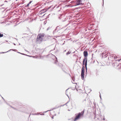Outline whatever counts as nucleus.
Returning <instances> with one entry per match:
<instances>
[{
	"label": "nucleus",
	"mask_w": 121,
	"mask_h": 121,
	"mask_svg": "<svg viewBox=\"0 0 121 121\" xmlns=\"http://www.w3.org/2000/svg\"><path fill=\"white\" fill-rule=\"evenodd\" d=\"M45 36L44 34L41 33L39 34L38 35L36 41L38 42H41L43 41Z\"/></svg>",
	"instance_id": "f257e3e1"
},
{
	"label": "nucleus",
	"mask_w": 121,
	"mask_h": 121,
	"mask_svg": "<svg viewBox=\"0 0 121 121\" xmlns=\"http://www.w3.org/2000/svg\"><path fill=\"white\" fill-rule=\"evenodd\" d=\"M84 110L81 112L79 113L76 116L74 120V121H76L77 120L79 119L81 117L83 116L84 114Z\"/></svg>",
	"instance_id": "f03ea898"
},
{
	"label": "nucleus",
	"mask_w": 121,
	"mask_h": 121,
	"mask_svg": "<svg viewBox=\"0 0 121 121\" xmlns=\"http://www.w3.org/2000/svg\"><path fill=\"white\" fill-rule=\"evenodd\" d=\"M84 66H83L82 69V71L81 73V77L82 79H83L84 77Z\"/></svg>",
	"instance_id": "7ed1b4c3"
},
{
	"label": "nucleus",
	"mask_w": 121,
	"mask_h": 121,
	"mask_svg": "<svg viewBox=\"0 0 121 121\" xmlns=\"http://www.w3.org/2000/svg\"><path fill=\"white\" fill-rule=\"evenodd\" d=\"M87 59L86 57L84 58L82 62V65L83 66L84 65H85V66L87 65Z\"/></svg>",
	"instance_id": "20e7f679"
},
{
	"label": "nucleus",
	"mask_w": 121,
	"mask_h": 121,
	"mask_svg": "<svg viewBox=\"0 0 121 121\" xmlns=\"http://www.w3.org/2000/svg\"><path fill=\"white\" fill-rule=\"evenodd\" d=\"M82 1L81 0H77L76 3V5H78L82 4Z\"/></svg>",
	"instance_id": "39448f33"
},
{
	"label": "nucleus",
	"mask_w": 121,
	"mask_h": 121,
	"mask_svg": "<svg viewBox=\"0 0 121 121\" xmlns=\"http://www.w3.org/2000/svg\"><path fill=\"white\" fill-rule=\"evenodd\" d=\"M83 54L84 56L85 57H86L88 55V53L87 51H84Z\"/></svg>",
	"instance_id": "423d86ee"
},
{
	"label": "nucleus",
	"mask_w": 121,
	"mask_h": 121,
	"mask_svg": "<svg viewBox=\"0 0 121 121\" xmlns=\"http://www.w3.org/2000/svg\"><path fill=\"white\" fill-rule=\"evenodd\" d=\"M32 2V1H31L29 2L28 3L27 5L26 6V7H28L30 5L31 3Z\"/></svg>",
	"instance_id": "0eeeda50"
},
{
	"label": "nucleus",
	"mask_w": 121,
	"mask_h": 121,
	"mask_svg": "<svg viewBox=\"0 0 121 121\" xmlns=\"http://www.w3.org/2000/svg\"><path fill=\"white\" fill-rule=\"evenodd\" d=\"M66 94L67 95H68L69 94H70V93L69 91L68 90H66Z\"/></svg>",
	"instance_id": "6e6552de"
},
{
	"label": "nucleus",
	"mask_w": 121,
	"mask_h": 121,
	"mask_svg": "<svg viewBox=\"0 0 121 121\" xmlns=\"http://www.w3.org/2000/svg\"><path fill=\"white\" fill-rule=\"evenodd\" d=\"M3 34H1L0 33V38L3 36Z\"/></svg>",
	"instance_id": "1a4fd4ad"
},
{
	"label": "nucleus",
	"mask_w": 121,
	"mask_h": 121,
	"mask_svg": "<svg viewBox=\"0 0 121 121\" xmlns=\"http://www.w3.org/2000/svg\"><path fill=\"white\" fill-rule=\"evenodd\" d=\"M71 53V52H67V53H66V54L67 55H68L69 54H70Z\"/></svg>",
	"instance_id": "9d476101"
},
{
	"label": "nucleus",
	"mask_w": 121,
	"mask_h": 121,
	"mask_svg": "<svg viewBox=\"0 0 121 121\" xmlns=\"http://www.w3.org/2000/svg\"><path fill=\"white\" fill-rule=\"evenodd\" d=\"M85 68H86V72H87V65L85 66Z\"/></svg>",
	"instance_id": "9b49d317"
},
{
	"label": "nucleus",
	"mask_w": 121,
	"mask_h": 121,
	"mask_svg": "<svg viewBox=\"0 0 121 121\" xmlns=\"http://www.w3.org/2000/svg\"><path fill=\"white\" fill-rule=\"evenodd\" d=\"M121 59H120L118 60V61H121Z\"/></svg>",
	"instance_id": "f8f14e48"
},
{
	"label": "nucleus",
	"mask_w": 121,
	"mask_h": 121,
	"mask_svg": "<svg viewBox=\"0 0 121 121\" xmlns=\"http://www.w3.org/2000/svg\"><path fill=\"white\" fill-rule=\"evenodd\" d=\"M103 120H105V118H104H104H103Z\"/></svg>",
	"instance_id": "ddd939ff"
},
{
	"label": "nucleus",
	"mask_w": 121,
	"mask_h": 121,
	"mask_svg": "<svg viewBox=\"0 0 121 121\" xmlns=\"http://www.w3.org/2000/svg\"><path fill=\"white\" fill-rule=\"evenodd\" d=\"M52 119H53V117H52Z\"/></svg>",
	"instance_id": "4468645a"
}]
</instances>
